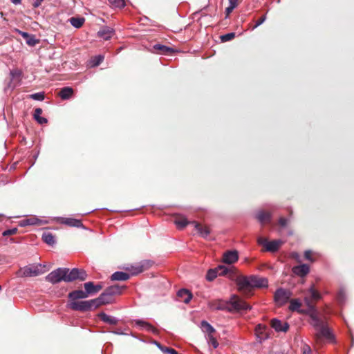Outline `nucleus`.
Returning a JSON list of instances; mask_svg holds the SVG:
<instances>
[{
    "label": "nucleus",
    "instance_id": "nucleus-55",
    "mask_svg": "<svg viewBox=\"0 0 354 354\" xmlns=\"http://www.w3.org/2000/svg\"><path fill=\"white\" fill-rule=\"evenodd\" d=\"M11 2L15 5L21 3V0H10Z\"/></svg>",
    "mask_w": 354,
    "mask_h": 354
},
{
    "label": "nucleus",
    "instance_id": "nucleus-2",
    "mask_svg": "<svg viewBox=\"0 0 354 354\" xmlns=\"http://www.w3.org/2000/svg\"><path fill=\"white\" fill-rule=\"evenodd\" d=\"M208 306L213 310L230 312L246 311L251 309V306L248 304L236 295H233L228 302L221 299L212 300L209 301Z\"/></svg>",
    "mask_w": 354,
    "mask_h": 354
},
{
    "label": "nucleus",
    "instance_id": "nucleus-18",
    "mask_svg": "<svg viewBox=\"0 0 354 354\" xmlns=\"http://www.w3.org/2000/svg\"><path fill=\"white\" fill-rule=\"evenodd\" d=\"M177 297L184 303L188 304L192 299V294L187 289H180L177 292Z\"/></svg>",
    "mask_w": 354,
    "mask_h": 354
},
{
    "label": "nucleus",
    "instance_id": "nucleus-20",
    "mask_svg": "<svg viewBox=\"0 0 354 354\" xmlns=\"http://www.w3.org/2000/svg\"><path fill=\"white\" fill-rule=\"evenodd\" d=\"M125 286H120L119 285H114L108 287L104 292H106L109 296L112 297L114 295H120L122 290L125 288Z\"/></svg>",
    "mask_w": 354,
    "mask_h": 354
},
{
    "label": "nucleus",
    "instance_id": "nucleus-19",
    "mask_svg": "<svg viewBox=\"0 0 354 354\" xmlns=\"http://www.w3.org/2000/svg\"><path fill=\"white\" fill-rule=\"evenodd\" d=\"M197 230L198 232L203 236L206 238L210 234V229L209 227L205 225L203 226L201 224L198 223L196 221H192L191 223Z\"/></svg>",
    "mask_w": 354,
    "mask_h": 354
},
{
    "label": "nucleus",
    "instance_id": "nucleus-56",
    "mask_svg": "<svg viewBox=\"0 0 354 354\" xmlns=\"http://www.w3.org/2000/svg\"><path fill=\"white\" fill-rule=\"evenodd\" d=\"M1 290V286H0V290Z\"/></svg>",
    "mask_w": 354,
    "mask_h": 354
},
{
    "label": "nucleus",
    "instance_id": "nucleus-40",
    "mask_svg": "<svg viewBox=\"0 0 354 354\" xmlns=\"http://www.w3.org/2000/svg\"><path fill=\"white\" fill-rule=\"evenodd\" d=\"M234 37H235V33L230 32V33H227V34L221 35L220 38L223 42H226V41L233 39Z\"/></svg>",
    "mask_w": 354,
    "mask_h": 354
},
{
    "label": "nucleus",
    "instance_id": "nucleus-4",
    "mask_svg": "<svg viewBox=\"0 0 354 354\" xmlns=\"http://www.w3.org/2000/svg\"><path fill=\"white\" fill-rule=\"evenodd\" d=\"M44 268L45 266L41 264L30 265L19 269L17 274L20 277H36L44 274L46 272Z\"/></svg>",
    "mask_w": 354,
    "mask_h": 354
},
{
    "label": "nucleus",
    "instance_id": "nucleus-46",
    "mask_svg": "<svg viewBox=\"0 0 354 354\" xmlns=\"http://www.w3.org/2000/svg\"><path fill=\"white\" fill-rule=\"evenodd\" d=\"M290 256L292 259H295V261H297L299 263H300L301 261V257H300L299 254L297 252H291Z\"/></svg>",
    "mask_w": 354,
    "mask_h": 354
},
{
    "label": "nucleus",
    "instance_id": "nucleus-57",
    "mask_svg": "<svg viewBox=\"0 0 354 354\" xmlns=\"http://www.w3.org/2000/svg\"><path fill=\"white\" fill-rule=\"evenodd\" d=\"M1 216V215L0 214V216Z\"/></svg>",
    "mask_w": 354,
    "mask_h": 354
},
{
    "label": "nucleus",
    "instance_id": "nucleus-24",
    "mask_svg": "<svg viewBox=\"0 0 354 354\" xmlns=\"http://www.w3.org/2000/svg\"><path fill=\"white\" fill-rule=\"evenodd\" d=\"M135 323L137 326L144 328L147 331L151 332L154 334L158 333V330L153 326L147 322L137 319L135 321Z\"/></svg>",
    "mask_w": 354,
    "mask_h": 354
},
{
    "label": "nucleus",
    "instance_id": "nucleus-6",
    "mask_svg": "<svg viewBox=\"0 0 354 354\" xmlns=\"http://www.w3.org/2000/svg\"><path fill=\"white\" fill-rule=\"evenodd\" d=\"M68 271V268H57L49 273L46 277V280L53 284L59 283L62 281H64V279H66V274H67Z\"/></svg>",
    "mask_w": 354,
    "mask_h": 354
},
{
    "label": "nucleus",
    "instance_id": "nucleus-29",
    "mask_svg": "<svg viewBox=\"0 0 354 354\" xmlns=\"http://www.w3.org/2000/svg\"><path fill=\"white\" fill-rule=\"evenodd\" d=\"M40 222H41V221L39 218H35V217H31V218H25V219L20 221L19 225L21 227H25V226H28V225H38L40 223Z\"/></svg>",
    "mask_w": 354,
    "mask_h": 354
},
{
    "label": "nucleus",
    "instance_id": "nucleus-38",
    "mask_svg": "<svg viewBox=\"0 0 354 354\" xmlns=\"http://www.w3.org/2000/svg\"><path fill=\"white\" fill-rule=\"evenodd\" d=\"M110 5L114 8H122L125 6L124 0H108Z\"/></svg>",
    "mask_w": 354,
    "mask_h": 354
},
{
    "label": "nucleus",
    "instance_id": "nucleus-9",
    "mask_svg": "<svg viewBox=\"0 0 354 354\" xmlns=\"http://www.w3.org/2000/svg\"><path fill=\"white\" fill-rule=\"evenodd\" d=\"M153 262L151 260H144L139 263L136 264L135 266H131V268H127V269L131 271L133 274H137L143 272L145 270H147L150 267L152 266Z\"/></svg>",
    "mask_w": 354,
    "mask_h": 354
},
{
    "label": "nucleus",
    "instance_id": "nucleus-35",
    "mask_svg": "<svg viewBox=\"0 0 354 354\" xmlns=\"http://www.w3.org/2000/svg\"><path fill=\"white\" fill-rule=\"evenodd\" d=\"M301 304L299 301L298 299H291L290 301V306L289 309L291 311H297L299 313H303V310H299Z\"/></svg>",
    "mask_w": 354,
    "mask_h": 354
},
{
    "label": "nucleus",
    "instance_id": "nucleus-45",
    "mask_svg": "<svg viewBox=\"0 0 354 354\" xmlns=\"http://www.w3.org/2000/svg\"><path fill=\"white\" fill-rule=\"evenodd\" d=\"M288 223H289V220L284 217H280L279 219V225L282 227H286L288 225Z\"/></svg>",
    "mask_w": 354,
    "mask_h": 354
},
{
    "label": "nucleus",
    "instance_id": "nucleus-47",
    "mask_svg": "<svg viewBox=\"0 0 354 354\" xmlns=\"http://www.w3.org/2000/svg\"><path fill=\"white\" fill-rule=\"evenodd\" d=\"M302 354H311V348L308 344H304L301 347Z\"/></svg>",
    "mask_w": 354,
    "mask_h": 354
},
{
    "label": "nucleus",
    "instance_id": "nucleus-21",
    "mask_svg": "<svg viewBox=\"0 0 354 354\" xmlns=\"http://www.w3.org/2000/svg\"><path fill=\"white\" fill-rule=\"evenodd\" d=\"M283 242L281 240H274L266 243V250L271 252H277L282 245Z\"/></svg>",
    "mask_w": 354,
    "mask_h": 354
},
{
    "label": "nucleus",
    "instance_id": "nucleus-7",
    "mask_svg": "<svg viewBox=\"0 0 354 354\" xmlns=\"http://www.w3.org/2000/svg\"><path fill=\"white\" fill-rule=\"evenodd\" d=\"M65 277V282H71L77 279L84 281L87 278V274L86 271L82 269L73 268L71 270H69L68 272L66 274Z\"/></svg>",
    "mask_w": 354,
    "mask_h": 354
},
{
    "label": "nucleus",
    "instance_id": "nucleus-22",
    "mask_svg": "<svg viewBox=\"0 0 354 354\" xmlns=\"http://www.w3.org/2000/svg\"><path fill=\"white\" fill-rule=\"evenodd\" d=\"M113 34V29L109 27H104L97 32L98 36L104 40H108L111 38Z\"/></svg>",
    "mask_w": 354,
    "mask_h": 354
},
{
    "label": "nucleus",
    "instance_id": "nucleus-49",
    "mask_svg": "<svg viewBox=\"0 0 354 354\" xmlns=\"http://www.w3.org/2000/svg\"><path fill=\"white\" fill-rule=\"evenodd\" d=\"M257 243L259 245H263L266 248V243H268V241L266 238L259 237L257 239Z\"/></svg>",
    "mask_w": 354,
    "mask_h": 354
},
{
    "label": "nucleus",
    "instance_id": "nucleus-51",
    "mask_svg": "<svg viewBox=\"0 0 354 354\" xmlns=\"http://www.w3.org/2000/svg\"><path fill=\"white\" fill-rule=\"evenodd\" d=\"M304 257L306 259L313 261V259L312 258V252L310 250H306L304 252Z\"/></svg>",
    "mask_w": 354,
    "mask_h": 354
},
{
    "label": "nucleus",
    "instance_id": "nucleus-33",
    "mask_svg": "<svg viewBox=\"0 0 354 354\" xmlns=\"http://www.w3.org/2000/svg\"><path fill=\"white\" fill-rule=\"evenodd\" d=\"M42 240L49 245H53L55 243V236L49 232L43 233Z\"/></svg>",
    "mask_w": 354,
    "mask_h": 354
},
{
    "label": "nucleus",
    "instance_id": "nucleus-52",
    "mask_svg": "<svg viewBox=\"0 0 354 354\" xmlns=\"http://www.w3.org/2000/svg\"><path fill=\"white\" fill-rule=\"evenodd\" d=\"M18 31H19V33L23 37L24 39H26L29 37L30 35L28 32H23L21 30H18Z\"/></svg>",
    "mask_w": 354,
    "mask_h": 354
},
{
    "label": "nucleus",
    "instance_id": "nucleus-48",
    "mask_svg": "<svg viewBox=\"0 0 354 354\" xmlns=\"http://www.w3.org/2000/svg\"><path fill=\"white\" fill-rule=\"evenodd\" d=\"M266 19V15H263L262 17H261L257 20V21L256 22L255 25L252 28V29H254V28H257L259 26H260L261 24H262L265 21Z\"/></svg>",
    "mask_w": 354,
    "mask_h": 354
},
{
    "label": "nucleus",
    "instance_id": "nucleus-34",
    "mask_svg": "<svg viewBox=\"0 0 354 354\" xmlns=\"http://www.w3.org/2000/svg\"><path fill=\"white\" fill-rule=\"evenodd\" d=\"M68 21L73 26L79 28L82 26L85 20L82 17H71Z\"/></svg>",
    "mask_w": 354,
    "mask_h": 354
},
{
    "label": "nucleus",
    "instance_id": "nucleus-1",
    "mask_svg": "<svg viewBox=\"0 0 354 354\" xmlns=\"http://www.w3.org/2000/svg\"><path fill=\"white\" fill-rule=\"evenodd\" d=\"M306 304L309 308L310 324L317 330V333L314 335L315 343L321 345L324 339L328 341H333L334 339V335L328 328L327 323L319 318L317 310L313 308V305L311 304L309 299H306Z\"/></svg>",
    "mask_w": 354,
    "mask_h": 354
},
{
    "label": "nucleus",
    "instance_id": "nucleus-39",
    "mask_svg": "<svg viewBox=\"0 0 354 354\" xmlns=\"http://www.w3.org/2000/svg\"><path fill=\"white\" fill-rule=\"evenodd\" d=\"M207 339L208 341V343L212 345L214 348H216L218 346V342L215 337V335L207 337Z\"/></svg>",
    "mask_w": 354,
    "mask_h": 354
},
{
    "label": "nucleus",
    "instance_id": "nucleus-31",
    "mask_svg": "<svg viewBox=\"0 0 354 354\" xmlns=\"http://www.w3.org/2000/svg\"><path fill=\"white\" fill-rule=\"evenodd\" d=\"M309 292H310V297H306L304 300L306 301V298L309 299L310 302H311V304L313 305V308L315 310H316L315 308V304H314L313 301L319 300L321 298V295L313 287L310 288Z\"/></svg>",
    "mask_w": 354,
    "mask_h": 354
},
{
    "label": "nucleus",
    "instance_id": "nucleus-13",
    "mask_svg": "<svg viewBox=\"0 0 354 354\" xmlns=\"http://www.w3.org/2000/svg\"><path fill=\"white\" fill-rule=\"evenodd\" d=\"M239 259L236 250H230L225 252L223 255V261L225 263L232 264L235 263Z\"/></svg>",
    "mask_w": 354,
    "mask_h": 354
},
{
    "label": "nucleus",
    "instance_id": "nucleus-30",
    "mask_svg": "<svg viewBox=\"0 0 354 354\" xmlns=\"http://www.w3.org/2000/svg\"><path fill=\"white\" fill-rule=\"evenodd\" d=\"M130 277L128 273L124 272H115L111 276L112 281H126Z\"/></svg>",
    "mask_w": 354,
    "mask_h": 354
},
{
    "label": "nucleus",
    "instance_id": "nucleus-5",
    "mask_svg": "<svg viewBox=\"0 0 354 354\" xmlns=\"http://www.w3.org/2000/svg\"><path fill=\"white\" fill-rule=\"evenodd\" d=\"M68 308L73 310H77L81 312H86L91 310L92 308L95 309L93 299L88 301H71L68 304Z\"/></svg>",
    "mask_w": 354,
    "mask_h": 354
},
{
    "label": "nucleus",
    "instance_id": "nucleus-50",
    "mask_svg": "<svg viewBox=\"0 0 354 354\" xmlns=\"http://www.w3.org/2000/svg\"><path fill=\"white\" fill-rule=\"evenodd\" d=\"M235 8H236V6H234V3H233V5L230 4V6L227 8H226V9H225L226 17L229 16L230 14L233 11V10Z\"/></svg>",
    "mask_w": 354,
    "mask_h": 354
},
{
    "label": "nucleus",
    "instance_id": "nucleus-28",
    "mask_svg": "<svg viewBox=\"0 0 354 354\" xmlns=\"http://www.w3.org/2000/svg\"><path fill=\"white\" fill-rule=\"evenodd\" d=\"M73 94V89L71 87H64L62 88L59 93L58 95L62 99V100H68L72 97Z\"/></svg>",
    "mask_w": 354,
    "mask_h": 354
},
{
    "label": "nucleus",
    "instance_id": "nucleus-54",
    "mask_svg": "<svg viewBox=\"0 0 354 354\" xmlns=\"http://www.w3.org/2000/svg\"><path fill=\"white\" fill-rule=\"evenodd\" d=\"M239 0H229V3L232 5H233L234 3V6L236 7L239 4Z\"/></svg>",
    "mask_w": 354,
    "mask_h": 354
},
{
    "label": "nucleus",
    "instance_id": "nucleus-43",
    "mask_svg": "<svg viewBox=\"0 0 354 354\" xmlns=\"http://www.w3.org/2000/svg\"><path fill=\"white\" fill-rule=\"evenodd\" d=\"M30 98L33 99L35 100L41 101L44 99V93H36L30 95Z\"/></svg>",
    "mask_w": 354,
    "mask_h": 354
},
{
    "label": "nucleus",
    "instance_id": "nucleus-44",
    "mask_svg": "<svg viewBox=\"0 0 354 354\" xmlns=\"http://www.w3.org/2000/svg\"><path fill=\"white\" fill-rule=\"evenodd\" d=\"M17 228L16 227H14L12 229H9V230H5L3 233H2V235L3 236H11V235H14L15 234H17Z\"/></svg>",
    "mask_w": 354,
    "mask_h": 354
},
{
    "label": "nucleus",
    "instance_id": "nucleus-41",
    "mask_svg": "<svg viewBox=\"0 0 354 354\" xmlns=\"http://www.w3.org/2000/svg\"><path fill=\"white\" fill-rule=\"evenodd\" d=\"M27 44L30 46H34L39 43V40L36 39L34 35H29V37L26 39Z\"/></svg>",
    "mask_w": 354,
    "mask_h": 354
},
{
    "label": "nucleus",
    "instance_id": "nucleus-25",
    "mask_svg": "<svg viewBox=\"0 0 354 354\" xmlns=\"http://www.w3.org/2000/svg\"><path fill=\"white\" fill-rule=\"evenodd\" d=\"M202 330L209 337L216 333V330L207 322L203 320L201 323Z\"/></svg>",
    "mask_w": 354,
    "mask_h": 354
},
{
    "label": "nucleus",
    "instance_id": "nucleus-10",
    "mask_svg": "<svg viewBox=\"0 0 354 354\" xmlns=\"http://www.w3.org/2000/svg\"><path fill=\"white\" fill-rule=\"evenodd\" d=\"M227 272V268L223 266H219L215 269H210L206 274L207 280L212 281L216 278L218 273L220 275H225Z\"/></svg>",
    "mask_w": 354,
    "mask_h": 354
},
{
    "label": "nucleus",
    "instance_id": "nucleus-8",
    "mask_svg": "<svg viewBox=\"0 0 354 354\" xmlns=\"http://www.w3.org/2000/svg\"><path fill=\"white\" fill-rule=\"evenodd\" d=\"M291 296L289 290L283 288H279L274 293V300L278 305L282 306L286 304Z\"/></svg>",
    "mask_w": 354,
    "mask_h": 354
},
{
    "label": "nucleus",
    "instance_id": "nucleus-26",
    "mask_svg": "<svg viewBox=\"0 0 354 354\" xmlns=\"http://www.w3.org/2000/svg\"><path fill=\"white\" fill-rule=\"evenodd\" d=\"M153 48L157 53L162 55H169L174 52L173 48L162 44H155Z\"/></svg>",
    "mask_w": 354,
    "mask_h": 354
},
{
    "label": "nucleus",
    "instance_id": "nucleus-27",
    "mask_svg": "<svg viewBox=\"0 0 354 354\" xmlns=\"http://www.w3.org/2000/svg\"><path fill=\"white\" fill-rule=\"evenodd\" d=\"M98 317L102 321L111 325H116L118 322L115 317L108 315L104 313H99Z\"/></svg>",
    "mask_w": 354,
    "mask_h": 354
},
{
    "label": "nucleus",
    "instance_id": "nucleus-3",
    "mask_svg": "<svg viewBox=\"0 0 354 354\" xmlns=\"http://www.w3.org/2000/svg\"><path fill=\"white\" fill-rule=\"evenodd\" d=\"M268 282L266 278L257 276L241 277L237 279L239 290L246 297H250L254 288L268 287Z\"/></svg>",
    "mask_w": 354,
    "mask_h": 354
},
{
    "label": "nucleus",
    "instance_id": "nucleus-53",
    "mask_svg": "<svg viewBox=\"0 0 354 354\" xmlns=\"http://www.w3.org/2000/svg\"><path fill=\"white\" fill-rule=\"evenodd\" d=\"M41 1H42V0H37V1L33 3V6H34V8H37V7H39V6L41 5Z\"/></svg>",
    "mask_w": 354,
    "mask_h": 354
},
{
    "label": "nucleus",
    "instance_id": "nucleus-17",
    "mask_svg": "<svg viewBox=\"0 0 354 354\" xmlns=\"http://www.w3.org/2000/svg\"><path fill=\"white\" fill-rule=\"evenodd\" d=\"M89 295L86 292V291H83L82 290H77L71 292L68 294V298L71 299V301H75L80 299H85L87 298Z\"/></svg>",
    "mask_w": 354,
    "mask_h": 354
},
{
    "label": "nucleus",
    "instance_id": "nucleus-36",
    "mask_svg": "<svg viewBox=\"0 0 354 354\" xmlns=\"http://www.w3.org/2000/svg\"><path fill=\"white\" fill-rule=\"evenodd\" d=\"M174 223L178 226V227L183 229L188 224V222L185 217L180 216L175 219Z\"/></svg>",
    "mask_w": 354,
    "mask_h": 354
},
{
    "label": "nucleus",
    "instance_id": "nucleus-11",
    "mask_svg": "<svg viewBox=\"0 0 354 354\" xmlns=\"http://www.w3.org/2000/svg\"><path fill=\"white\" fill-rule=\"evenodd\" d=\"M95 309L97 308L102 305L112 304L114 301L113 298L109 296L104 291L96 299H93Z\"/></svg>",
    "mask_w": 354,
    "mask_h": 354
},
{
    "label": "nucleus",
    "instance_id": "nucleus-15",
    "mask_svg": "<svg viewBox=\"0 0 354 354\" xmlns=\"http://www.w3.org/2000/svg\"><path fill=\"white\" fill-rule=\"evenodd\" d=\"M84 288L88 295H91L98 292L103 287L101 284L95 285L93 282L89 281L84 284Z\"/></svg>",
    "mask_w": 354,
    "mask_h": 354
},
{
    "label": "nucleus",
    "instance_id": "nucleus-32",
    "mask_svg": "<svg viewBox=\"0 0 354 354\" xmlns=\"http://www.w3.org/2000/svg\"><path fill=\"white\" fill-rule=\"evenodd\" d=\"M42 113V109L41 108H37L35 109L33 117L35 120L40 124H46L48 120L45 118L41 117L40 115Z\"/></svg>",
    "mask_w": 354,
    "mask_h": 354
},
{
    "label": "nucleus",
    "instance_id": "nucleus-16",
    "mask_svg": "<svg viewBox=\"0 0 354 354\" xmlns=\"http://www.w3.org/2000/svg\"><path fill=\"white\" fill-rule=\"evenodd\" d=\"M272 214L270 212L259 211L256 214V218L261 223L262 225L267 223H270L271 221Z\"/></svg>",
    "mask_w": 354,
    "mask_h": 354
},
{
    "label": "nucleus",
    "instance_id": "nucleus-14",
    "mask_svg": "<svg viewBox=\"0 0 354 354\" xmlns=\"http://www.w3.org/2000/svg\"><path fill=\"white\" fill-rule=\"evenodd\" d=\"M292 271L295 275L304 277L309 273L310 267L307 264H301L299 266H294L292 268Z\"/></svg>",
    "mask_w": 354,
    "mask_h": 354
},
{
    "label": "nucleus",
    "instance_id": "nucleus-12",
    "mask_svg": "<svg viewBox=\"0 0 354 354\" xmlns=\"http://www.w3.org/2000/svg\"><path fill=\"white\" fill-rule=\"evenodd\" d=\"M270 324L277 332H286L289 329V324L287 322H282L277 319H272Z\"/></svg>",
    "mask_w": 354,
    "mask_h": 354
},
{
    "label": "nucleus",
    "instance_id": "nucleus-23",
    "mask_svg": "<svg viewBox=\"0 0 354 354\" xmlns=\"http://www.w3.org/2000/svg\"><path fill=\"white\" fill-rule=\"evenodd\" d=\"M61 223L70 227H80L82 226V223L81 220L73 218H62L61 220Z\"/></svg>",
    "mask_w": 354,
    "mask_h": 354
},
{
    "label": "nucleus",
    "instance_id": "nucleus-37",
    "mask_svg": "<svg viewBox=\"0 0 354 354\" xmlns=\"http://www.w3.org/2000/svg\"><path fill=\"white\" fill-rule=\"evenodd\" d=\"M104 60V56L99 55L91 58V65L93 67L99 66Z\"/></svg>",
    "mask_w": 354,
    "mask_h": 354
},
{
    "label": "nucleus",
    "instance_id": "nucleus-42",
    "mask_svg": "<svg viewBox=\"0 0 354 354\" xmlns=\"http://www.w3.org/2000/svg\"><path fill=\"white\" fill-rule=\"evenodd\" d=\"M266 330V326L265 325L259 324L256 326L255 330L257 333V335L258 336L263 335Z\"/></svg>",
    "mask_w": 354,
    "mask_h": 354
}]
</instances>
